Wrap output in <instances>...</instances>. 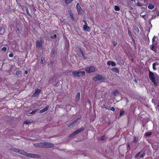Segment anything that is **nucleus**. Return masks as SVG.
I'll return each instance as SVG.
<instances>
[{
  "instance_id": "nucleus-1",
  "label": "nucleus",
  "mask_w": 159,
  "mask_h": 159,
  "mask_svg": "<svg viewBox=\"0 0 159 159\" xmlns=\"http://www.w3.org/2000/svg\"><path fill=\"white\" fill-rule=\"evenodd\" d=\"M10 150L12 151H14L16 152H19V153L21 154L24 156H26L29 157H32L33 158H39L40 157V155L36 154H32L31 153H28L26 152L21 150H18V149H16L13 148H11Z\"/></svg>"
},
{
  "instance_id": "nucleus-2",
  "label": "nucleus",
  "mask_w": 159,
  "mask_h": 159,
  "mask_svg": "<svg viewBox=\"0 0 159 159\" xmlns=\"http://www.w3.org/2000/svg\"><path fill=\"white\" fill-rule=\"evenodd\" d=\"M149 77L155 86L158 85L159 83V76L156 73L149 71L148 73Z\"/></svg>"
},
{
  "instance_id": "nucleus-3",
  "label": "nucleus",
  "mask_w": 159,
  "mask_h": 159,
  "mask_svg": "<svg viewBox=\"0 0 159 159\" xmlns=\"http://www.w3.org/2000/svg\"><path fill=\"white\" fill-rule=\"evenodd\" d=\"M39 39L40 41L37 40L36 41V47L37 48H42L44 43V39L42 37H40Z\"/></svg>"
},
{
  "instance_id": "nucleus-4",
  "label": "nucleus",
  "mask_w": 159,
  "mask_h": 159,
  "mask_svg": "<svg viewBox=\"0 0 159 159\" xmlns=\"http://www.w3.org/2000/svg\"><path fill=\"white\" fill-rule=\"evenodd\" d=\"M106 79L104 77L101 75H97L93 78V80L94 81H102Z\"/></svg>"
},
{
  "instance_id": "nucleus-5",
  "label": "nucleus",
  "mask_w": 159,
  "mask_h": 159,
  "mask_svg": "<svg viewBox=\"0 0 159 159\" xmlns=\"http://www.w3.org/2000/svg\"><path fill=\"white\" fill-rule=\"evenodd\" d=\"M54 146V144L51 143L43 142V148H53Z\"/></svg>"
},
{
  "instance_id": "nucleus-6",
  "label": "nucleus",
  "mask_w": 159,
  "mask_h": 159,
  "mask_svg": "<svg viewBox=\"0 0 159 159\" xmlns=\"http://www.w3.org/2000/svg\"><path fill=\"white\" fill-rule=\"evenodd\" d=\"M85 70L87 73H91L95 72V68L93 66H90L86 68Z\"/></svg>"
},
{
  "instance_id": "nucleus-7",
  "label": "nucleus",
  "mask_w": 159,
  "mask_h": 159,
  "mask_svg": "<svg viewBox=\"0 0 159 159\" xmlns=\"http://www.w3.org/2000/svg\"><path fill=\"white\" fill-rule=\"evenodd\" d=\"M84 129L85 128L83 127H82L80 128L77 129L72 134H70L69 136V137H71L73 136L76 135L77 134L84 130Z\"/></svg>"
},
{
  "instance_id": "nucleus-8",
  "label": "nucleus",
  "mask_w": 159,
  "mask_h": 159,
  "mask_svg": "<svg viewBox=\"0 0 159 159\" xmlns=\"http://www.w3.org/2000/svg\"><path fill=\"white\" fill-rule=\"evenodd\" d=\"M76 8L78 14L79 15L83 14V13L84 12V11L82 10L81 7L78 3L76 5Z\"/></svg>"
},
{
  "instance_id": "nucleus-9",
  "label": "nucleus",
  "mask_w": 159,
  "mask_h": 159,
  "mask_svg": "<svg viewBox=\"0 0 159 159\" xmlns=\"http://www.w3.org/2000/svg\"><path fill=\"white\" fill-rule=\"evenodd\" d=\"M158 40V37L157 36L156 37L155 36H154L152 39V44H155V45L157 46L158 44L157 41Z\"/></svg>"
},
{
  "instance_id": "nucleus-10",
  "label": "nucleus",
  "mask_w": 159,
  "mask_h": 159,
  "mask_svg": "<svg viewBox=\"0 0 159 159\" xmlns=\"http://www.w3.org/2000/svg\"><path fill=\"white\" fill-rule=\"evenodd\" d=\"M41 90L39 89H36L35 92L33 94V96L34 97H37L39 95V93L41 92Z\"/></svg>"
},
{
  "instance_id": "nucleus-11",
  "label": "nucleus",
  "mask_w": 159,
  "mask_h": 159,
  "mask_svg": "<svg viewBox=\"0 0 159 159\" xmlns=\"http://www.w3.org/2000/svg\"><path fill=\"white\" fill-rule=\"evenodd\" d=\"M33 145L36 147L43 148V142L34 143Z\"/></svg>"
},
{
  "instance_id": "nucleus-12",
  "label": "nucleus",
  "mask_w": 159,
  "mask_h": 159,
  "mask_svg": "<svg viewBox=\"0 0 159 159\" xmlns=\"http://www.w3.org/2000/svg\"><path fill=\"white\" fill-rule=\"evenodd\" d=\"M78 77H82L85 75V72L84 71H78Z\"/></svg>"
},
{
  "instance_id": "nucleus-13",
  "label": "nucleus",
  "mask_w": 159,
  "mask_h": 159,
  "mask_svg": "<svg viewBox=\"0 0 159 159\" xmlns=\"http://www.w3.org/2000/svg\"><path fill=\"white\" fill-rule=\"evenodd\" d=\"M83 28L84 30L85 31H90V28L87 25H84L83 26Z\"/></svg>"
},
{
  "instance_id": "nucleus-14",
  "label": "nucleus",
  "mask_w": 159,
  "mask_h": 159,
  "mask_svg": "<svg viewBox=\"0 0 159 159\" xmlns=\"http://www.w3.org/2000/svg\"><path fill=\"white\" fill-rule=\"evenodd\" d=\"M49 107V106H48L45 107L44 108L40 110L39 112V113H42L48 110Z\"/></svg>"
},
{
  "instance_id": "nucleus-15",
  "label": "nucleus",
  "mask_w": 159,
  "mask_h": 159,
  "mask_svg": "<svg viewBox=\"0 0 159 159\" xmlns=\"http://www.w3.org/2000/svg\"><path fill=\"white\" fill-rule=\"evenodd\" d=\"M155 46V44H152L150 46V49L155 52H156L157 51L156 48Z\"/></svg>"
},
{
  "instance_id": "nucleus-16",
  "label": "nucleus",
  "mask_w": 159,
  "mask_h": 159,
  "mask_svg": "<svg viewBox=\"0 0 159 159\" xmlns=\"http://www.w3.org/2000/svg\"><path fill=\"white\" fill-rule=\"evenodd\" d=\"M159 65V63L157 62H155L152 64V68L153 70H157V68L156 67V65Z\"/></svg>"
},
{
  "instance_id": "nucleus-17",
  "label": "nucleus",
  "mask_w": 159,
  "mask_h": 159,
  "mask_svg": "<svg viewBox=\"0 0 159 159\" xmlns=\"http://www.w3.org/2000/svg\"><path fill=\"white\" fill-rule=\"evenodd\" d=\"M70 72H72V75H73L74 77H78V71H70Z\"/></svg>"
},
{
  "instance_id": "nucleus-18",
  "label": "nucleus",
  "mask_w": 159,
  "mask_h": 159,
  "mask_svg": "<svg viewBox=\"0 0 159 159\" xmlns=\"http://www.w3.org/2000/svg\"><path fill=\"white\" fill-rule=\"evenodd\" d=\"M134 32L135 34H137L139 33V30L138 27L137 26L134 27Z\"/></svg>"
},
{
  "instance_id": "nucleus-19",
  "label": "nucleus",
  "mask_w": 159,
  "mask_h": 159,
  "mask_svg": "<svg viewBox=\"0 0 159 159\" xmlns=\"http://www.w3.org/2000/svg\"><path fill=\"white\" fill-rule=\"evenodd\" d=\"M111 70L114 72H116L117 73H119V69H118V68L116 67H115L114 68H112L111 69Z\"/></svg>"
},
{
  "instance_id": "nucleus-20",
  "label": "nucleus",
  "mask_w": 159,
  "mask_h": 159,
  "mask_svg": "<svg viewBox=\"0 0 159 159\" xmlns=\"http://www.w3.org/2000/svg\"><path fill=\"white\" fill-rule=\"evenodd\" d=\"M80 92H79L77 93L76 96V101H79L80 97Z\"/></svg>"
},
{
  "instance_id": "nucleus-21",
  "label": "nucleus",
  "mask_w": 159,
  "mask_h": 159,
  "mask_svg": "<svg viewBox=\"0 0 159 159\" xmlns=\"http://www.w3.org/2000/svg\"><path fill=\"white\" fill-rule=\"evenodd\" d=\"M79 119L77 118L76 120H75L74 121H73L72 122L70 123L68 125V127H70L71 125H72L74 124H75V122H77V121Z\"/></svg>"
},
{
  "instance_id": "nucleus-22",
  "label": "nucleus",
  "mask_w": 159,
  "mask_h": 159,
  "mask_svg": "<svg viewBox=\"0 0 159 159\" xmlns=\"http://www.w3.org/2000/svg\"><path fill=\"white\" fill-rule=\"evenodd\" d=\"M112 93L113 95H114L115 96H116V95L119 94V92L117 89H116L113 91Z\"/></svg>"
},
{
  "instance_id": "nucleus-23",
  "label": "nucleus",
  "mask_w": 159,
  "mask_h": 159,
  "mask_svg": "<svg viewBox=\"0 0 159 159\" xmlns=\"http://www.w3.org/2000/svg\"><path fill=\"white\" fill-rule=\"evenodd\" d=\"M106 138V135H104L101 136L100 138H99V139L100 140L104 141L105 139Z\"/></svg>"
},
{
  "instance_id": "nucleus-24",
  "label": "nucleus",
  "mask_w": 159,
  "mask_h": 159,
  "mask_svg": "<svg viewBox=\"0 0 159 159\" xmlns=\"http://www.w3.org/2000/svg\"><path fill=\"white\" fill-rule=\"evenodd\" d=\"M152 134L151 132H147L145 133V135L146 137L149 136Z\"/></svg>"
},
{
  "instance_id": "nucleus-25",
  "label": "nucleus",
  "mask_w": 159,
  "mask_h": 159,
  "mask_svg": "<svg viewBox=\"0 0 159 159\" xmlns=\"http://www.w3.org/2000/svg\"><path fill=\"white\" fill-rule=\"evenodd\" d=\"M148 7L149 9H152L154 8V5H152V4H150L148 5Z\"/></svg>"
},
{
  "instance_id": "nucleus-26",
  "label": "nucleus",
  "mask_w": 159,
  "mask_h": 159,
  "mask_svg": "<svg viewBox=\"0 0 159 159\" xmlns=\"http://www.w3.org/2000/svg\"><path fill=\"white\" fill-rule=\"evenodd\" d=\"M138 140V137H136L135 136L134 137V140L133 141V142L134 143H136Z\"/></svg>"
},
{
  "instance_id": "nucleus-27",
  "label": "nucleus",
  "mask_w": 159,
  "mask_h": 159,
  "mask_svg": "<svg viewBox=\"0 0 159 159\" xmlns=\"http://www.w3.org/2000/svg\"><path fill=\"white\" fill-rule=\"evenodd\" d=\"M73 0H65V2L66 4H69L72 2Z\"/></svg>"
},
{
  "instance_id": "nucleus-28",
  "label": "nucleus",
  "mask_w": 159,
  "mask_h": 159,
  "mask_svg": "<svg viewBox=\"0 0 159 159\" xmlns=\"http://www.w3.org/2000/svg\"><path fill=\"white\" fill-rule=\"evenodd\" d=\"M70 17L71 19L73 20H74V18L73 16V14L72 12H70Z\"/></svg>"
},
{
  "instance_id": "nucleus-29",
  "label": "nucleus",
  "mask_w": 159,
  "mask_h": 159,
  "mask_svg": "<svg viewBox=\"0 0 159 159\" xmlns=\"http://www.w3.org/2000/svg\"><path fill=\"white\" fill-rule=\"evenodd\" d=\"M25 9H26V12L27 14L29 16H30V17H31L32 16H31V15H30V13L29 12V11L28 9V8H26Z\"/></svg>"
},
{
  "instance_id": "nucleus-30",
  "label": "nucleus",
  "mask_w": 159,
  "mask_h": 159,
  "mask_svg": "<svg viewBox=\"0 0 159 159\" xmlns=\"http://www.w3.org/2000/svg\"><path fill=\"white\" fill-rule=\"evenodd\" d=\"M114 9L116 11H119L120 10V8L119 6H115L114 7Z\"/></svg>"
},
{
  "instance_id": "nucleus-31",
  "label": "nucleus",
  "mask_w": 159,
  "mask_h": 159,
  "mask_svg": "<svg viewBox=\"0 0 159 159\" xmlns=\"http://www.w3.org/2000/svg\"><path fill=\"white\" fill-rule=\"evenodd\" d=\"M128 34L129 37H130V38H132V37H133L132 35L131 32L129 29L128 30Z\"/></svg>"
},
{
  "instance_id": "nucleus-32",
  "label": "nucleus",
  "mask_w": 159,
  "mask_h": 159,
  "mask_svg": "<svg viewBox=\"0 0 159 159\" xmlns=\"http://www.w3.org/2000/svg\"><path fill=\"white\" fill-rule=\"evenodd\" d=\"M41 60L42 64H43L44 62H45V60L44 57H42L41 58Z\"/></svg>"
},
{
  "instance_id": "nucleus-33",
  "label": "nucleus",
  "mask_w": 159,
  "mask_h": 159,
  "mask_svg": "<svg viewBox=\"0 0 159 159\" xmlns=\"http://www.w3.org/2000/svg\"><path fill=\"white\" fill-rule=\"evenodd\" d=\"M136 4L138 6H142L143 5V4L140 3L139 2H137L136 3Z\"/></svg>"
},
{
  "instance_id": "nucleus-34",
  "label": "nucleus",
  "mask_w": 159,
  "mask_h": 159,
  "mask_svg": "<svg viewBox=\"0 0 159 159\" xmlns=\"http://www.w3.org/2000/svg\"><path fill=\"white\" fill-rule=\"evenodd\" d=\"M80 52L81 54L82 55V56L84 58V52H83L82 50L81 49H80Z\"/></svg>"
},
{
  "instance_id": "nucleus-35",
  "label": "nucleus",
  "mask_w": 159,
  "mask_h": 159,
  "mask_svg": "<svg viewBox=\"0 0 159 159\" xmlns=\"http://www.w3.org/2000/svg\"><path fill=\"white\" fill-rule=\"evenodd\" d=\"M50 38L51 39H55L57 38V35L55 34L53 36H51Z\"/></svg>"
},
{
  "instance_id": "nucleus-36",
  "label": "nucleus",
  "mask_w": 159,
  "mask_h": 159,
  "mask_svg": "<svg viewBox=\"0 0 159 159\" xmlns=\"http://www.w3.org/2000/svg\"><path fill=\"white\" fill-rule=\"evenodd\" d=\"M131 39L132 40V42H133L134 45V46H135L136 43H135V41L134 39V38L133 37H132V38H131Z\"/></svg>"
},
{
  "instance_id": "nucleus-37",
  "label": "nucleus",
  "mask_w": 159,
  "mask_h": 159,
  "mask_svg": "<svg viewBox=\"0 0 159 159\" xmlns=\"http://www.w3.org/2000/svg\"><path fill=\"white\" fill-rule=\"evenodd\" d=\"M124 112L125 111H120L119 114L120 116H122L123 115Z\"/></svg>"
},
{
  "instance_id": "nucleus-38",
  "label": "nucleus",
  "mask_w": 159,
  "mask_h": 159,
  "mask_svg": "<svg viewBox=\"0 0 159 159\" xmlns=\"http://www.w3.org/2000/svg\"><path fill=\"white\" fill-rule=\"evenodd\" d=\"M111 65L112 66H115L116 65V63L114 61H111Z\"/></svg>"
},
{
  "instance_id": "nucleus-39",
  "label": "nucleus",
  "mask_w": 159,
  "mask_h": 159,
  "mask_svg": "<svg viewBox=\"0 0 159 159\" xmlns=\"http://www.w3.org/2000/svg\"><path fill=\"white\" fill-rule=\"evenodd\" d=\"M1 50L3 52H5L7 50V48L6 47H3L2 48Z\"/></svg>"
},
{
  "instance_id": "nucleus-40",
  "label": "nucleus",
  "mask_w": 159,
  "mask_h": 159,
  "mask_svg": "<svg viewBox=\"0 0 159 159\" xmlns=\"http://www.w3.org/2000/svg\"><path fill=\"white\" fill-rule=\"evenodd\" d=\"M30 9L31 10H33L34 12L35 11V8L33 6L30 7Z\"/></svg>"
},
{
  "instance_id": "nucleus-41",
  "label": "nucleus",
  "mask_w": 159,
  "mask_h": 159,
  "mask_svg": "<svg viewBox=\"0 0 159 159\" xmlns=\"http://www.w3.org/2000/svg\"><path fill=\"white\" fill-rule=\"evenodd\" d=\"M102 108H105L106 109H108L106 105L104 104L101 106Z\"/></svg>"
},
{
  "instance_id": "nucleus-42",
  "label": "nucleus",
  "mask_w": 159,
  "mask_h": 159,
  "mask_svg": "<svg viewBox=\"0 0 159 159\" xmlns=\"http://www.w3.org/2000/svg\"><path fill=\"white\" fill-rule=\"evenodd\" d=\"M30 122L28 120H26L24 122V124H29Z\"/></svg>"
},
{
  "instance_id": "nucleus-43",
  "label": "nucleus",
  "mask_w": 159,
  "mask_h": 159,
  "mask_svg": "<svg viewBox=\"0 0 159 159\" xmlns=\"http://www.w3.org/2000/svg\"><path fill=\"white\" fill-rule=\"evenodd\" d=\"M21 74V72L20 71H17L16 72V75H18Z\"/></svg>"
},
{
  "instance_id": "nucleus-44",
  "label": "nucleus",
  "mask_w": 159,
  "mask_h": 159,
  "mask_svg": "<svg viewBox=\"0 0 159 159\" xmlns=\"http://www.w3.org/2000/svg\"><path fill=\"white\" fill-rule=\"evenodd\" d=\"M110 110H111L113 111H114L115 110V108L113 107H111L110 108Z\"/></svg>"
},
{
  "instance_id": "nucleus-45",
  "label": "nucleus",
  "mask_w": 159,
  "mask_h": 159,
  "mask_svg": "<svg viewBox=\"0 0 159 159\" xmlns=\"http://www.w3.org/2000/svg\"><path fill=\"white\" fill-rule=\"evenodd\" d=\"M140 153V152H139L138 153H137L135 156V157L136 158L137 157H138L139 156V155Z\"/></svg>"
},
{
  "instance_id": "nucleus-46",
  "label": "nucleus",
  "mask_w": 159,
  "mask_h": 159,
  "mask_svg": "<svg viewBox=\"0 0 159 159\" xmlns=\"http://www.w3.org/2000/svg\"><path fill=\"white\" fill-rule=\"evenodd\" d=\"M13 54L12 53H11V54H9V56L10 57H13Z\"/></svg>"
},
{
  "instance_id": "nucleus-47",
  "label": "nucleus",
  "mask_w": 159,
  "mask_h": 159,
  "mask_svg": "<svg viewBox=\"0 0 159 159\" xmlns=\"http://www.w3.org/2000/svg\"><path fill=\"white\" fill-rule=\"evenodd\" d=\"M145 155V153H143V154H142L140 156V158H143V157Z\"/></svg>"
},
{
  "instance_id": "nucleus-48",
  "label": "nucleus",
  "mask_w": 159,
  "mask_h": 159,
  "mask_svg": "<svg viewBox=\"0 0 159 159\" xmlns=\"http://www.w3.org/2000/svg\"><path fill=\"white\" fill-rule=\"evenodd\" d=\"M111 61H108L107 62V64L108 66H110L111 65Z\"/></svg>"
},
{
  "instance_id": "nucleus-49",
  "label": "nucleus",
  "mask_w": 159,
  "mask_h": 159,
  "mask_svg": "<svg viewBox=\"0 0 159 159\" xmlns=\"http://www.w3.org/2000/svg\"><path fill=\"white\" fill-rule=\"evenodd\" d=\"M55 52V50H52L51 51V53L52 54H54Z\"/></svg>"
},
{
  "instance_id": "nucleus-50",
  "label": "nucleus",
  "mask_w": 159,
  "mask_h": 159,
  "mask_svg": "<svg viewBox=\"0 0 159 159\" xmlns=\"http://www.w3.org/2000/svg\"><path fill=\"white\" fill-rule=\"evenodd\" d=\"M36 111H31L30 114H33L35 113Z\"/></svg>"
},
{
  "instance_id": "nucleus-51",
  "label": "nucleus",
  "mask_w": 159,
  "mask_h": 159,
  "mask_svg": "<svg viewBox=\"0 0 159 159\" xmlns=\"http://www.w3.org/2000/svg\"><path fill=\"white\" fill-rule=\"evenodd\" d=\"M129 8V9L130 11L132 10H133V8L132 7H130Z\"/></svg>"
},
{
  "instance_id": "nucleus-52",
  "label": "nucleus",
  "mask_w": 159,
  "mask_h": 159,
  "mask_svg": "<svg viewBox=\"0 0 159 159\" xmlns=\"http://www.w3.org/2000/svg\"><path fill=\"white\" fill-rule=\"evenodd\" d=\"M84 22L85 24V25H87V23L86 20H84Z\"/></svg>"
},
{
  "instance_id": "nucleus-53",
  "label": "nucleus",
  "mask_w": 159,
  "mask_h": 159,
  "mask_svg": "<svg viewBox=\"0 0 159 159\" xmlns=\"http://www.w3.org/2000/svg\"><path fill=\"white\" fill-rule=\"evenodd\" d=\"M116 43L114 42V43H113V44L114 46H116Z\"/></svg>"
},
{
  "instance_id": "nucleus-54",
  "label": "nucleus",
  "mask_w": 159,
  "mask_h": 159,
  "mask_svg": "<svg viewBox=\"0 0 159 159\" xmlns=\"http://www.w3.org/2000/svg\"><path fill=\"white\" fill-rule=\"evenodd\" d=\"M25 74H27L28 73V71L26 70L25 71Z\"/></svg>"
},
{
  "instance_id": "nucleus-55",
  "label": "nucleus",
  "mask_w": 159,
  "mask_h": 159,
  "mask_svg": "<svg viewBox=\"0 0 159 159\" xmlns=\"http://www.w3.org/2000/svg\"><path fill=\"white\" fill-rule=\"evenodd\" d=\"M128 148L129 149L130 148V145H128Z\"/></svg>"
},
{
  "instance_id": "nucleus-56",
  "label": "nucleus",
  "mask_w": 159,
  "mask_h": 159,
  "mask_svg": "<svg viewBox=\"0 0 159 159\" xmlns=\"http://www.w3.org/2000/svg\"><path fill=\"white\" fill-rule=\"evenodd\" d=\"M56 30H55V31L54 30L53 31V32H54V31L56 32Z\"/></svg>"
},
{
  "instance_id": "nucleus-57",
  "label": "nucleus",
  "mask_w": 159,
  "mask_h": 159,
  "mask_svg": "<svg viewBox=\"0 0 159 159\" xmlns=\"http://www.w3.org/2000/svg\"><path fill=\"white\" fill-rule=\"evenodd\" d=\"M2 30V29L1 28H0V31H1Z\"/></svg>"
},
{
  "instance_id": "nucleus-58",
  "label": "nucleus",
  "mask_w": 159,
  "mask_h": 159,
  "mask_svg": "<svg viewBox=\"0 0 159 159\" xmlns=\"http://www.w3.org/2000/svg\"><path fill=\"white\" fill-rule=\"evenodd\" d=\"M134 0H130V1H133Z\"/></svg>"
}]
</instances>
